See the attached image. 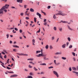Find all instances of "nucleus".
<instances>
[{"mask_svg": "<svg viewBox=\"0 0 78 78\" xmlns=\"http://www.w3.org/2000/svg\"><path fill=\"white\" fill-rule=\"evenodd\" d=\"M53 74H54V75H55L57 76V78L59 77V75L56 71H53Z\"/></svg>", "mask_w": 78, "mask_h": 78, "instance_id": "nucleus-1", "label": "nucleus"}, {"mask_svg": "<svg viewBox=\"0 0 78 78\" xmlns=\"http://www.w3.org/2000/svg\"><path fill=\"white\" fill-rule=\"evenodd\" d=\"M16 54L17 55H19V56H28V54H24V53H16Z\"/></svg>", "mask_w": 78, "mask_h": 78, "instance_id": "nucleus-2", "label": "nucleus"}, {"mask_svg": "<svg viewBox=\"0 0 78 78\" xmlns=\"http://www.w3.org/2000/svg\"><path fill=\"white\" fill-rule=\"evenodd\" d=\"M9 6V5L8 4H5V6H3L2 8H4V9H8V7Z\"/></svg>", "mask_w": 78, "mask_h": 78, "instance_id": "nucleus-3", "label": "nucleus"}, {"mask_svg": "<svg viewBox=\"0 0 78 78\" xmlns=\"http://www.w3.org/2000/svg\"><path fill=\"white\" fill-rule=\"evenodd\" d=\"M3 9H4V8H2L0 9V14H3Z\"/></svg>", "mask_w": 78, "mask_h": 78, "instance_id": "nucleus-4", "label": "nucleus"}, {"mask_svg": "<svg viewBox=\"0 0 78 78\" xmlns=\"http://www.w3.org/2000/svg\"><path fill=\"white\" fill-rule=\"evenodd\" d=\"M17 76H18V75L17 74H14L11 75L10 76V78H12V77H16Z\"/></svg>", "mask_w": 78, "mask_h": 78, "instance_id": "nucleus-5", "label": "nucleus"}, {"mask_svg": "<svg viewBox=\"0 0 78 78\" xmlns=\"http://www.w3.org/2000/svg\"><path fill=\"white\" fill-rule=\"evenodd\" d=\"M62 54V52H57L55 54V55H61Z\"/></svg>", "mask_w": 78, "mask_h": 78, "instance_id": "nucleus-6", "label": "nucleus"}, {"mask_svg": "<svg viewBox=\"0 0 78 78\" xmlns=\"http://www.w3.org/2000/svg\"><path fill=\"white\" fill-rule=\"evenodd\" d=\"M67 27H68V28L69 30H71V31H73V29H72L71 28H70V27L68 25Z\"/></svg>", "mask_w": 78, "mask_h": 78, "instance_id": "nucleus-7", "label": "nucleus"}, {"mask_svg": "<svg viewBox=\"0 0 78 78\" xmlns=\"http://www.w3.org/2000/svg\"><path fill=\"white\" fill-rule=\"evenodd\" d=\"M25 16H27H27H29V14H30V13L28 11H26L25 12Z\"/></svg>", "mask_w": 78, "mask_h": 78, "instance_id": "nucleus-8", "label": "nucleus"}, {"mask_svg": "<svg viewBox=\"0 0 78 78\" xmlns=\"http://www.w3.org/2000/svg\"><path fill=\"white\" fill-rule=\"evenodd\" d=\"M61 22H62V23H68V22L67 21H63L62 20L61 21L60 23H61Z\"/></svg>", "mask_w": 78, "mask_h": 78, "instance_id": "nucleus-9", "label": "nucleus"}, {"mask_svg": "<svg viewBox=\"0 0 78 78\" xmlns=\"http://www.w3.org/2000/svg\"><path fill=\"white\" fill-rule=\"evenodd\" d=\"M36 56H37V57H41V56H43L42 54H38V55H37Z\"/></svg>", "mask_w": 78, "mask_h": 78, "instance_id": "nucleus-10", "label": "nucleus"}, {"mask_svg": "<svg viewBox=\"0 0 78 78\" xmlns=\"http://www.w3.org/2000/svg\"><path fill=\"white\" fill-rule=\"evenodd\" d=\"M37 16H39V18H40V19H41V14L39 13V12H37Z\"/></svg>", "mask_w": 78, "mask_h": 78, "instance_id": "nucleus-11", "label": "nucleus"}, {"mask_svg": "<svg viewBox=\"0 0 78 78\" xmlns=\"http://www.w3.org/2000/svg\"><path fill=\"white\" fill-rule=\"evenodd\" d=\"M35 39H33L32 40V45H35Z\"/></svg>", "mask_w": 78, "mask_h": 78, "instance_id": "nucleus-12", "label": "nucleus"}, {"mask_svg": "<svg viewBox=\"0 0 78 78\" xmlns=\"http://www.w3.org/2000/svg\"><path fill=\"white\" fill-rule=\"evenodd\" d=\"M72 69L73 70H74V71H76V68L74 67H72Z\"/></svg>", "mask_w": 78, "mask_h": 78, "instance_id": "nucleus-13", "label": "nucleus"}, {"mask_svg": "<svg viewBox=\"0 0 78 78\" xmlns=\"http://www.w3.org/2000/svg\"><path fill=\"white\" fill-rule=\"evenodd\" d=\"M66 44H64L62 45V47L63 48H66Z\"/></svg>", "mask_w": 78, "mask_h": 78, "instance_id": "nucleus-14", "label": "nucleus"}, {"mask_svg": "<svg viewBox=\"0 0 78 78\" xmlns=\"http://www.w3.org/2000/svg\"><path fill=\"white\" fill-rule=\"evenodd\" d=\"M43 59L44 60H48V58H47L46 56H44L43 57Z\"/></svg>", "mask_w": 78, "mask_h": 78, "instance_id": "nucleus-15", "label": "nucleus"}, {"mask_svg": "<svg viewBox=\"0 0 78 78\" xmlns=\"http://www.w3.org/2000/svg\"><path fill=\"white\" fill-rule=\"evenodd\" d=\"M17 2L18 3H22V2H23V1H22V0H17Z\"/></svg>", "mask_w": 78, "mask_h": 78, "instance_id": "nucleus-16", "label": "nucleus"}, {"mask_svg": "<svg viewBox=\"0 0 78 78\" xmlns=\"http://www.w3.org/2000/svg\"><path fill=\"white\" fill-rule=\"evenodd\" d=\"M40 65H41V66H47V64L45 63H43L40 64Z\"/></svg>", "mask_w": 78, "mask_h": 78, "instance_id": "nucleus-17", "label": "nucleus"}, {"mask_svg": "<svg viewBox=\"0 0 78 78\" xmlns=\"http://www.w3.org/2000/svg\"><path fill=\"white\" fill-rule=\"evenodd\" d=\"M34 60V58H30L27 59V61H33Z\"/></svg>", "mask_w": 78, "mask_h": 78, "instance_id": "nucleus-18", "label": "nucleus"}, {"mask_svg": "<svg viewBox=\"0 0 78 78\" xmlns=\"http://www.w3.org/2000/svg\"><path fill=\"white\" fill-rule=\"evenodd\" d=\"M45 48L46 49V50H48V45H47L45 46Z\"/></svg>", "mask_w": 78, "mask_h": 78, "instance_id": "nucleus-19", "label": "nucleus"}, {"mask_svg": "<svg viewBox=\"0 0 78 78\" xmlns=\"http://www.w3.org/2000/svg\"><path fill=\"white\" fill-rule=\"evenodd\" d=\"M53 18L54 19H56L57 18V17L56 16V15H54L53 16Z\"/></svg>", "mask_w": 78, "mask_h": 78, "instance_id": "nucleus-20", "label": "nucleus"}, {"mask_svg": "<svg viewBox=\"0 0 78 78\" xmlns=\"http://www.w3.org/2000/svg\"><path fill=\"white\" fill-rule=\"evenodd\" d=\"M13 47H14L15 48H19V47L17 46V45H13Z\"/></svg>", "mask_w": 78, "mask_h": 78, "instance_id": "nucleus-21", "label": "nucleus"}, {"mask_svg": "<svg viewBox=\"0 0 78 78\" xmlns=\"http://www.w3.org/2000/svg\"><path fill=\"white\" fill-rule=\"evenodd\" d=\"M33 76H27V77H26L25 78H32Z\"/></svg>", "mask_w": 78, "mask_h": 78, "instance_id": "nucleus-22", "label": "nucleus"}, {"mask_svg": "<svg viewBox=\"0 0 78 78\" xmlns=\"http://www.w3.org/2000/svg\"><path fill=\"white\" fill-rule=\"evenodd\" d=\"M62 59H63V60H66V57H62Z\"/></svg>", "mask_w": 78, "mask_h": 78, "instance_id": "nucleus-23", "label": "nucleus"}, {"mask_svg": "<svg viewBox=\"0 0 78 78\" xmlns=\"http://www.w3.org/2000/svg\"><path fill=\"white\" fill-rule=\"evenodd\" d=\"M67 39H68V41H69V42H70V41H71V39L70 38V37H68Z\"/></svg>", "mask_w": 78, "mask_h": 78, "instance_id": "nucleus-24", "label": "nucleus"}, {"mask_svg": "<svg viewBox=\"0 0 78 78\" xmlns=\"http://www.w3.org/2000/svg\"><path fill=\"white\" fill-rule=\"evenodd\" d=\"M1 55H2V54L1 53H0V58L2 59L3 60H4V59L3 58V57H2V56Z\"/></svg>", "mask_w": 78, "mask_h": 78, "instance_id": "nucleus-25", "label": "nucleus"}, {"mask_svg": "<svg viewBox=\"0 0 78 78\" xmlns=\"http://www.w3.org/2000/svg\"><path fill=\"white\" fill-rule=\"evenodd\" d=\"M41 51H36V54H37V53H41Z\"/></svg>", "mask_w": 78, "mask_h": 78, "instance_id": "nucleus-26", "label": "nucleus"}, {"mask_svg": "<svg viewBox=\"0 0 78 78\" xmlns=\"http://www.w3.org/2000/svg\"><path fill=\"white\" fill-rule=\"evenodd\" d=\"M67 14H65L64 13H61V15L62 16H66Z\"/></svg>", "mask_w": 78, "mask_h": 78, "instance_id": "nucleus-27", "label": "nucleus"}, {"mask_svg": "<svg viewBox=\"0 0 78 78\" xmlns=\"http://www.w3.org/2000/svg\"><path fill=\"white\" fill-rule=\"evenodd\" d=\"M54 58H55V59H58V58H59V57L55 56H54Z\"/></svg>", "mask_w": 78, "mask_h": 78, "instance_id": "nucleus-28", "label": "nucleus"}, {"mask_svg": "<svg viewBox=\"0 0 78 78\" xmlns=\"http://www.w3.org/2000/svg\"><path fill=\"white\" fill-rule=\"evenodd\" d=\"M35 70V71H37V69L35 67H34L33 68Z\"/></svg>", "mask_w": 78, "mask_h": 78, "instance_id": "nucleus-29", "label": "nucleus"}, {"mask_svg": "<svg viewBox=\"0 0 78 78\" xmlns=\"http://www.w3.org/2000/svg\"><path fill=\"white\" fill-rule=\"evenodd\" d=\"M31 12H34V9L32 8H31L30 10Z\"/></svg>", "mask_w": 78, "mask_h": 78, "instance_id": "nucleus-30", "label": "nucleus"}, {"mask_svg": "<svg viewBox=\"0 0 78 78\" xmlns=\"http://www.w3.org/2000/svg\"><path fill=\"white\" fill-rule=\"evenodd\" d=\"M54 30H55V31H56L57 30V28L56 27H54Z\"/></svg>", "mask_w": 78, "mask_h": 78, "instance_id": "nucleus-31", "label": "nucleus"}, {"mask_svg": "<svg viewBox=\"0 0 78 78\" xmlns=\"http://www.w3.org/2000/svg\"><path fill=\"white\" fill-rule=\"evenodd\" d=\"M56 60H54V62L55 64V65H56Z\"/></svg>", "mask_w": 78, "mask_h": 78, "instance_id": "nucleus-32", "label": "nucleus"}, {"mask_svg": "<svg viewBox=\"0 0 78 78\" xmlns=\"http://www.w3.org/2000/svg\"><path fill=\"white\" fill-rule=\"evenodd\" d=\"M73 47V46L72 45H70L69 46V48H72Z\"/></svg>", "mask_w": 78, "mask_h": 78, "instance_id": "nucleus-33", "label": "nucleus"}, {"mask_svg": "<svg viewBox=\"0 0 78 78\" xmlns=\"http://www.w3.org/2000/svg\"><path fill=\"white\" fill-rule=\"evenodd\" d=\"M41 12L42 13H43L44 15L45 16H46V13L45 12L42 11V10H41Z\"/></svg>", "mask_w": 78, "mask_h": 78, "instance_id": "nucleus-34", "label": "nucleus"}, {"mask_svg": "<svg viewBox=\"0 0 78 78\" xmlns=\"http://www.w3.org/2000/svg\"><path fill=\"white\" fill-rule=\"evenodd\" d=\"M69 71H72V68H71V67H69Z\"/></svg>", "mask_w": 78, "mask_h": 78, "instance_id": "nucleus-35", "label": "nucleus"}, {"mask_svg": "<svg viewBox=\"0 0 78 78\" xmlns=\"http://www.w3.org/2000/svg\"><path fill=\"white\" fill-rule=\"evenodd\" d=\"M59 31H62V28H59Z\"/></svg>", "mask_w": 78, "mask_h": 78, "instance_id": "nucleus-36", "label": "nucleus"}, {"mask_svg": "<svg viewBox=\"0 0 78 78\" xmlns=\"http://www.w3.org/2000/svg\"><path fill=\"white\" fill-rule=\"evenodd\" d=\"M43 25H45V26H46V25H47V23H46V22H45V23H43Z\"/></svg>", "mask_w": 78, "mask_h": 78, "instance_id": "nucleus-37", "label": "nucleus"}, {"mask_svg": "<svg viewBox=\"0 0 78 78\" xmlns=\"http://www.w3.org/2000/svg\"><path fill=\"white\" fill-rule=\"evenodd\" d=\"M50 47V49H51H51H53V47H52V46L51 45H50L49 46Z\"/></svg>", "mask_w": 78, "mask_h": 78, "instance_id": "nucleus-38", "label": "nucleus"}, {"mask_svg": "<svg viewBox=\"0 0 78 78\" xmlns=\"http://www.w3.org/2000/svg\"><path fill=\"white\" fill-rule=\"evenodd\" d=\"M72 54L73 55V56H75V53L73 52L72 53Z\"/></svg>", "mask_w": 78, "mask_h": 78, "instance_id": "nucleus-39", "label": "nucleus"}, {"mask_svg": "<svg viewBox=\"0 0 78 78\" xmlns=\"http://www.w3.org/2000/svg\"><path fill=\"white\" fill-rule=\"evenodd\" d=\"M8 73H14L12 71L8 72Z\"/></svg>", "mask_w": 78, "mask_h": 78, "instance_id": "nucleus-40", "label": "nucleus"}, {"mask_svg": "<svg viewBox=\"0 0 78 78\" xmlns=\"http://www.w3.org/2000/svg\"><path fill=\"white\" fill-rule=\"evenodd\" d=\"M23 14H24V13L23 12L21 13L20 14V15L21 16H23Z\"/></svg>", "mask_w": 78, "mask_h": 78, "instance_id": "nucleus-41", "label": "nucleus"}, {"mask_svg": "<svg viewBox=\"0 0 78 78\" xmlns=\"http://www.w3.org/2000/svg\"><path fill=\"white\" fill-rule=\"evenodd\" d=\"M73 73H76V74H78V72H76L75 71H73Z\"/></svg>", "mask_w": 78, "mask_h": 78, "instance_id": "nucleus-42", "label": "nucleus"}, {"mask_svg": "<svg viewBox=\"0 0 78 78\" xmlns=\"http://www.w3.org/2000/svg\"><path fill=\"white\" fill-rule=\"evenodd\" d=\"M28 67H29V68H32V67H32V66H31V65H28Z\"/></svg>", "mask_w": 78, "mask_h": 78, "instance_id": "nucleus-43", "label": "nucleus"}, {"mask_svg": "<svg viewBox=\"0 0 78 78\" xmlns=\"http://www.w3.org/2000/svg\"><path fill=\"white\" fill-rule=\"evenodd\" d=\"M40 31H41V29L40 28V29H39V30H38V31H37V33H40Z\"/></svg>", "mask_w": 78, "mask_h": 78, "instance_id": "nucleus-44", "label": "nucleus"}, {"mask_svg": "<svg viewBox=\"0 0 78 78\" xmlns=\"http://www.w3.org/2000/svg\"><path fill=\"white\" fill-rule=\"evenodd\" d=\"M6 68L7 69H8V70H10L11 69V68H9L8 66H7Z\"/></svg>", "mask_w": 78, "mask_h": 78, "instance_id": "nucleus-45", "label": "nucleus"}, {"mask_svg": "<svg viewBox=\"0 0 78 78\" xmlns=\"http://www.w3.org/2000/svg\"><path fill=\"white\" fill-rule=\"evenodd\" d=\"M3 11H4L5 12H7V10L5 9H3Z\"/></svg>", "mask_w": 78, "mask_h": 78, "instance_id": "nucleus-46", "label": "nucleus"}, {"mask_svg": "<svg viewBox=\"0 0 78 78\" xmlns=\"http://www.w3.org/2000/svg\"><path fill=\"white\" fill-rule=\"evenodd\" d=\"M53 66H50L49 67H48V69H53Z\"/></svg>", "mask_w": 78, "mask_h": 78, "instance_id": "nucleus-47", "label": "nucleus"}, {"mask_svg": "<svg viewBox=\"0 0 78 78\" xmlns=\"http://www.w3.org/2000/svg\"><path fill=\"white\" fill-rule=\"evenodd\" d=\"M6 36H7V39H8V38L9 37V34H7Z\"/></svg>", "mask_w": 78, "mask_h": 78, "instance_id": "nucleus-48", "label": "nucleus"}, {"mask_svg": "<svg viewBox=\"0 0 78 78\" xmlns=\"http://www.w3.org/2000/svg\"><path fill=\"white\" fill-rule=\"evenodd\" d=\"M34 21L35 22H36V18L35 17L34 18Z\"/></svg>", "mask_w": 78, "mask_h": 78, "instance_id": "nucleus-49", "label": "nucleus"}, {"mask_svg": "<svg viewBox=\"0 0 78 78\" xmlns=\"http://www.w3.org/2000/svg\"><path fill=\"white\" fill-rule=\"evenodd\" d=\"M69 42H66V46H68L69 45Z\"/></svg>", "mask_w": 78, "mask_h": 78, "instance_id": "nucleus-50", "label": "nucleus"}, {"mask_svg": "<svg viewBox=\"0 0 78 78\" xmlns=\"http://www.w3.org/2000/svg\"><path fill=\"white\" fill-rule=\"evenodd\" d=\"M12 32L13 33H16V31H14V30H12Z\"/></svg>", "mask_w": 78, "mask_h": 78, "instance_id": "nucleus-51", "label": "nucleus"}, {"mask_svg": "<svg viewBox=\"0 0 78 78\" xmlns=\"http://www.w3.org/2000/svg\"><path fill=\"white\" fill-rule=\"evenodd\" d=\"M73 60L74 61H76V59H75V57H73Z\"/></svg>", "mask_w": 78, "mask_h": 78, "instance_id": "nucleus-52", "label": "nucleus"}, {"mask_svg": "<svg viewBox=\"0 0 78 78\" xmlns=\"http://www.w3.org/2000/svg\"><path fill=\"white\" fill-rule=\"evenodd\" d=\"M46 21H47V19H44V23L46 22Z\"/></svg>", "mask_w": 78, "mask_h": 78, "instance_id": "nucleus-53", "label": "nucleus"}, {"mask_svg": "<svg viewBox=\"0 0 78 78\" xmlns=\"http://www.w3.org/2000/svg\"><path fill=\"white\" fill-rule=\"evenodd\" d=\"M20 33H22V30H20Z\"/></svg>", "mask_w": 78, "mask_h": 78, "instance_id": "nucleus-54", "label": "nucleus"}, {"mask_svg": "<svg viewBox=\"0 0 78 78\" xmlns=\"http://www.w3.org/2000/svg\"><path fill=\"white\" fill-rule=\"evenodd\" d=\"M11 8H12V9H16V8L14 6H12L11 7Z\"/></svg>", "mask_w": 78, "mask_h": 78, "instance_id": "nucleus-55", "label": "nucleus"}, {"mask_svg": "<svg viewBox=\"0 0 78 78\" xmlns=\"http://www.w3.org/2000/svg\"><path fill=\"white\" fill-rule=\"evenodd\" d=\"M55 39V37H52L51 38V40H54Z\"/></svg>", "mask_w": 78, "mask_h": 78, "instance_id": "nucleus-56", "label": "nucleus"}, {"mask_svg": "<svg viewBox=\"0 0 78 78\" xmlns=\"http://www.w3.org/2000/svg\"><path fill=\"white\" fill-rule=\"evenodd\" d=\"M1 66H2L3 67H4V68H5V69H6V67L5 66H3V64H1Z\"/></svg>", "mask_w": 78, "mask_h": 78, "instance_id": "nucleus-57", "label": "nucleus"}, {"mask_svg": "<svg viewBox=\"0 0 78 78\" xmlns=\"http://www.w3.org/2000/svg\"><path fill=\"white\" fill-rule=\"evenodd\" d=\"M20 24H22V20H20Z\"/></svg>", "mask_w": 78, "mask_h": 78, "instance_id": "nucleus-58", "label": "nucleus"}, {"mask_svg": "<svg viewBox=\"0 0 78 78\" xmlns=\"http://www.w3.org/2000/svg\"><path fill=\"white\" fill-rule=\"evenodd\" d=\"M51 7V6H48V7H47V8L48 9H50V8Z\"/></svg>", "mask_w": 78, "mask_h": 78, "instance_id": "nucleus-59", "label": "nucleus"}, {"mask_svg": "<svg viewBox=\"0 0 78 78\" xmlns=\"http://www.w3.org/2000/svg\"><path fill=\"white\" fill-rule=\"evenodd\" d=\"M58 12H59L60 13H62V11H58Z\"/></svg>", "mask_w": 78, "mask_h": 78, "instance_id": "nucleus-60", "label": "nucleus"}, {"mask_svg": "<svg viewBox=\"0 0 78 78\" xmlns=\"http://www.w3.org/2000/svg\"><path fill=\"white\" fill-rule=\"evenodd\" d=\"M29 75H31V76L33 75V73H29Z\"/></svg>", "mask_w": 78, "mask_h": 78, "instance_id": "nucleus-61", "label": "nucleus"}, {"mask_svg": "<svg viewBox=\"0 0 78 78\" xmlns=\"http://www.w3.org/2000/svg\"><path fill=\"white\" fill-rule=\"evenodd\" d=\"M15 30H16V31H18V29L16 28H15Z\"/></svg>", "mask_w": 78, "mask_h": 78, "instance_id": "nucleus-62", "label": "nucleus"}, {"mask_svg": "<svg viewBox=\"0 0 78 78\" xmlns=\"http://www.w3.org/2000/svg\"><path fill=\"white\" fill-rule=\"evenodd\" d=\"M24 71H25L26 72H28V71L27 69H24Z\"/></svg>", "mask_w": 78, "mask_h": 78, "instance_id": "nucleus-63", "label": "nucleus"}, {"mask_svg": "<svg viewBox=\"0 0 78 78\" xmlns=\"http://www.w3.org/2000/svg\"><path fill=\"white\" fill-rule=\"evenodd\" d=\"M29 17H26V19H27V20H28L29 19Z\"/></svg>", "mask_w": 78, "mask_h": 78, "instance_id": "nucleus-64", "label": "nucleus"}]
</instances>
